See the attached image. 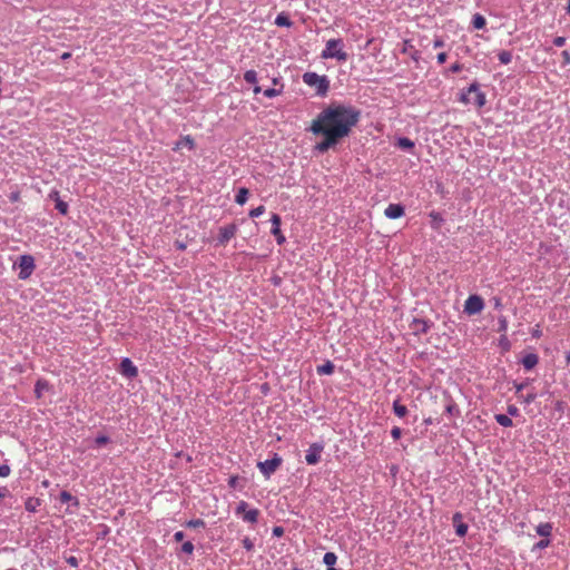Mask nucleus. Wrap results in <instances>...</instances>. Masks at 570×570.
<instances>
[{
	"label": "nucleus",
	"mask_w": 570,
	"mask_h": 570,
	"mask_svg": "<svg viewBox=\"0 0 570 570\" xmlns=\"http://www.w3.org/2000/svg\"><path fill=\"white\" fill-rule=\"evenodd\" d=\"M361 110L352 105L332 101L313 119L307 128L314 136H321L314 151L325 154L348 137L361 119Z\"/></svg>",
	"instance_id": "obj_1"
},
{
	"label": "nucleus",
	"mask_w": 570,
	"mask_h": 570,
	"mask_svg": "<svg viewBox=\"0 0 570 570\" xmlns=\"http://www.w3.org/2000/svg\"><path fill=\"white\" fill-rule=\"evenodd\" d=\"M304 83L314 87L316 95L325 97L330 90V79L327 76H320L316 72L307 71L302 76Z\"/></svg>",
	"instance_id": "obj_2"
},
{
	"label": "nucleus",
	"mask_w": 570,
	"mask_h": 570,
	"mask_svg": "<svg viewBox=\"0 0 570 570\" xmlns=\"http://www.w3.org/2000/svg\"><path fill=\"white\" fill-rule=\"evenodd\" d=\"M343 47L344 42L341 38L330 39L326 42L325 49L321 53V58H335L338 61H346L348 59V55L343 50Z\"/></svg>",
	"instance_id": "obj_3"
},
{
	"label": "nucleus",
	"mask_w": 570,
	"mask_h": 570,
	"mask_svg": "<svg viewBox=\"0 0 570 570\" xmlns=\"http://www.w3.org/2000/svg\"><path fill=\"white\" fill-rule=\"evenodd\" d=\"M16 265L19 267L18 277L22 281L29 278L36 268L35 258L29 254L21 255Z\"/></svg>",
	"instance_id": "obj_4"
},
{
	"label": "nucleus",
	"mask_w": 570,
	"mask_h": 570,
	"mask_svg": "<svg viewBox=\"0 0 570 570\" xmlns=\"http://www.w3.org/2000/svg\"><path fill=\"white\" fill-rule=\"evenodd\" d=\"M282 463L283 459L277 453H274L272 459L258 462L257 468L266 479H269L271 475L274 474L276 470L282 465Z\"/></svg>",
	"instance_id": "obj_5"
},
{
	"label": "nucleus",
	"mask_w": 570,
	"mask_h": 570,
	"mask_svg": "<svg viewBox=\"0 0 570 570\" xmlns=\"http://www.w3.org/2000/svg\"><path fill=\"white\" fill-rule=\"evenodd\" d=\"M484 308V301L479 295H470L464 303V312L469 315L479 314Z\"/></svg>",
	"instance_id": "obj_6"
},
{
	"label": "nucleus",
	"mask_w": 570,
	"mask_h": 570,
	"mask_svg": "<svg viewBox=\"0 0 570 570\" xmlns=\"http://www.w3.org/2000/svg\"><path fill=\"white\" fill-rule=\"evenodd\" d=\"M117 370L124 377L129 380L138 376V368L129 357H124Z\"/></svg>",
	"instance_id": "obj_7"
},
{
	"label": "nucleus",
	"mask_w": 570,
	"mask_h": 570,
	"mask_svg": "<svg viewBox=\"0 0 570 570\" xmlns=\"http://www.w3.org/2000/svg\"><path fill=\"white\" fill-rule=\"evenodd\" d=\"M324 450V444L321 442H315L309 445L306 451L305 461L308 465H315L321 461V454Z\"/></svg>",
	"instance_id": "obj_8"
},
{
	"label": "nucleus",
	"mask_w": 570,
	"mask_h": 570,
	"mask_svg": "<svg viewBox=\"0 0 570 570\" xmlns=\"http://www.w3.org/2000/svg\"><path fill=\"white\" fill-rule=\"evenodd\" d=\"M433 326V322L425 318L414 317L410 323V328L413 331L414 335L426 334L431 327Z\"/></svg>",
	"instance_id": "obj_9"
},
{
	"label": "nucleus",
	"mask_w": 570,
	"mask_h": 570,
	"mask_svg": "<svg viewBox=\"0 0 570 570\" xmlns=\"http://www.w3.org/2000/svg\"><path fill=\"white\" fill-rule=\"evenodd\" d=\"M237 233V225L229 224L219 228V233L217 236V244L225 245L227 244Z\"/></svg>",
	"instance_id": "obj_10"
},
{
	"label": "nucleus",
	"mask_w": 570,
	"mask_h": 570,
	"mask_svg": "<svg viewBox=\"0 0 570 570\" xmlns=\"http://www.w3.org/2000/svg\"><path fill=\"white\" fill-rule=\"evenodd\" d=\"M271 223H272L271 233H272V235L275 236L277 244L278 245L284 244L286 242V238L281 230V224H282L281 216L278 214H273L271 217Z\"/></svg>",
	"instance_id": "obj_11"
},
{
	"label": "nucleus",
	"mask_w": 570,
	"mask_h": 570,
	"mask_svg": "<svg viewBox=\"0 0 570 570\" xmlns=\"http://www.w3.org/2000/svg\"><path fill=\"white\" fill-rule=\"evenodd\" d=\"M452 523L455 529V534L460 538L466 535L469 525L463 522V515L461 512H455L452 517Z\"/></svg>",
	"instance_id": "obj_12"
},
{
	"label": "nucleus",
	"mask_w": 570,
	"mask_h": 570,
	"mask_svg": "<svg viewBox=\"0 0 570 570\" xmlns=\"http://www.w3.org/2000/svg\"><path fill=\"white\" fill-rule=\"evenodd\" d=\"M49 198L55 202V208L61 214L67 215L69 210L68 203L60 198L59 191L53 189L49 193Z\"/></svg>",
	"instance_id": "obj_13"
},
{
	"label": "nucleus",
	"mask_w": 570,
	"mask_h": 570,
	"mask_svg": "<svg viewBox=\"0 0 570 570\" xmlns=\"http://www.w3.org/2000/svg\"><path fill=\"white\" fill-rule=\"evenodd\" d=\"M384 214L390 219H397L405 214V207L402 204H390Z\"/></svg>",
	"instance_id": "obj_14"
},
{
	"label": "nucleus",
	"mask_w": 570,
	"mask_h": 570,
	"mask_svg": "<svg viewBox=\"0 0 570 570\" xmlns=\"http://www.w3.org/2000/svg\"><path fill=\"white\" fill-rule=\"evenodd\" d=\"M538 363H539V356L535 353H528L521 360V364L528 371L535 367Z\"/></svg>",
	"instance_id": "obj_15"
},
{
	"label": "nucleus",
	"mask_w": 570,
	"mask_h": 570,
	"mask_svg": "<svg viewBox=\"0 0 570 570\" xmlns=\"http://www.w3.org/2000/svg\"><path fill=\"white\" fill-rule=\"evenodd\" d=\"M553 530V524L550 522L540 523L535 527V532L538 535L543 537V539H549Z\"/></svg>",
	"instance_id": "obj_16"
},
{
	"label": "nucleus",
	"mask_w": 570,
	"mask_h": 570,
	"mask_svg": "<svg viewBox=\"0 0 570 570\" xmlns=\"http://www.w3.org/2000/svg\"><path fill=\"white\" fill-rule=\"evenodd\" d=\"M244 80L246 82H248V83L255 85L254 90H253L255 95L262 92V88L256 85V82H257V72L255 70H247L244 73Z\"/></svg>",
	"instance_id": "obj_17"
},
{
	"label": "nucleus",
	"mask_w": 570,
	"mask_h": 570,
	"mask_svg": "<svg viewBox=\"0 0 570 570\" xmlns=\"http://www.w3.org/2000/svg\"><path fill=\"white\" fill-rule=\"evenodd\" d=\"M181 147H187L188 149L193 150L195 148V141L191 136H183L173 148L174 150H178Z\"/></svg>",
	"instance_id": "obj_18"
},
{
	"label": "nucleus",
	"mask_w": 570,
	"mask_h": 570,
	"mask_svg": "<svg viewBox=\"0 0 570 570\" xmlns=\"http://www.w3.org/2000/svg\"><path fill=\"white\" fill-rule=\"evenodd\" d=\"M59 501L61 503H71L73 507L78 508L80 505L77 497L72 495L68 491H61L59 494Z\"/></svg>",
	"instance_id": "obj_19"
},
{
	"label": "nucleus",
	"mask_w": 570,
	"mask_h": 570,
	"mask_svg": "<svg viewBox=\"0 0 570 570\" xmlns=\"http://www.w3.org/2000/svg\"><path fill=\"white\" fill-rule=\"evenodd\" d=\"M395 146L403 149V150H409V151H412L415 147V144L413 140H411L410 138L407 137H399L396 142H395Z\"/></svg>",
	"instance_id": "obj_20"
},
{
	"label": "nucleus",
	"mask_w": 570,
	"mask_h": 570,
	"mask_svg": "<svg viewBox=\"0 0 570 570\" xmlns=\"http://www.w3.org/2000/svg\"><path fill=\"white\" fill-rule=\"evenodd\" d=\"M42 500L39 498L30 497L24 502V508L29 512H36L38 508L41 505Z\"/></svg>",
	"instance_id": "obj_21"
},
{
	"label": "nucleus",
	"mask_w": 570,
	"mask_h": 570,
	"mask_svg": "<svg viewBox=\"0 0 570 570\" xmlns=\"http://www.w3.org/2000/svg\"><path fill=\"white\" fill-rule=\"evenodd\" d=\"M335 371V365L331 361H326L324 364L318 365L316 368L317 374L320 375H331Z\"/></svg>",
	"instance_id": "obj_22"
},
{
	"label": "nucleus",
	"mask_w": 570,
	"mask_h": 570,
	"mask_svg": "<svg viewBox=\"0 0 570 570\" xmlns=\"http://www.w3.org/2000/svg\"><path fill=\"white\" fill-rule=\"evenodd\" d=\"M275 24L278 27L289 28L293 26V21L291 20L288 14L282 12V13L277 14V17L275 19Z\"/></svg>",
	"instance_id": "obj_23"
},
{
	"label": "nucleus",
	"mask_w": 570,
	"mask_h": 570,
	"mask_svg": "<svg viewBox=\"0 0 570 570\" xmlns=\"http://www.w3.org/2000/svg\"><path fill=\"white\" fill-rule=\"evenodd\" d=\"M248 196H249V190L246 187H240L236 193L235 202L238 205H244L247 202Z\"/></svg>",
	"instance_id": "obj_24"
},
{
	"label": "nucleus",
	"mask_w": 570,
	"mask_h": 570,
	"mask_svg": "<svg viewBox=\"0 0 570 570\" xmlns=\"http://www.w3.org/2000/svg\"><path fill=\"white\" fill-rule=\"evenodd\" d=\"M259 517V510L258 509H249L244 515L243 520L245 522L249 523H257Z\"/></svg>",
	"instance_id": "obj_25"
},
{
	"label": "nucleus",
	"mask_w": 570,
	"mask_h": 570,
	"mask_svg": "<svg viewBox=\"0 0 570 570\" xmlns=\"http://www.w3.org/2000/svg\"><path fill=\"white\" fill-rule=\"evenodd\" d=\"M471 23H472V27L474 29L481 30V29H483L485 27L487 20H485V18L482 14L475 13L472 17Z\"/></svg>",
	"instance_id": "obj_26"
},
{
	"label": "nucleus",
	"mask_w": 570,
	"mask_h": 570,
	"mask_svg": "<svg viewBox=\"0 0 570 570\" xmlns=\"http://www.w3.org/2000/svg\"><path fill=\"white\" fill-rule=\"evenodd\" d=\"M407 407L400 403V400L393 402V413L399 417H404L407 414Z\"/></svg>",
	"instance_id": "obj_27"
},
{
	"label": "nucleus",
	"mask_w": 570,
	"mask_h": 570,
	"mask_svg": "<svg viewBox=\"0 0 570 570\" xmlns=\"http://www.w3.org/2000/svg\"><path fill=\"white\" fill-rule=\"evenodd\" d=\"M494 420L498 424L504 428H511L513 426V421L508 414H495Z\"/></svg>",
	"instance_id": "obj_28"
},
{
	"label": "nucleus",
	"mask_w": 570,
	"mask_h": 570,
	"mask_svg": "<svg viewBox=\"0 0 570 570\" xmlns=\"http://www.w3.org/2000/svg\"><path fill=\"white\" fill-rule=\"evenodd\" d=\"M49 389V383L46 380H38L35 385V394L37 397H41L42 391Z\"/></svg>",
	"instance_id": "obj_29"
},
{
	"label": "nucleus",
	"mask_w": 570,
	"mask_h": 570,
	"mask_svg": "<svg viewBox=\"0 0 570 570\" xmlns=\"http://www.w3.org/2000/svg\"><path fill=\"white\" fill-rule=\"evenodd\" d=\"M498 58L502 65H508L512 60V52L509 50H501L498 53Z\"/></svg>",
	"instance_id": "obj_30"
},
{
	"label": "nucleus",
	"mask_w": 570,
	"mask_h": 570,
	"mask_svg": "<svg viewBox=\"0 0 570 570\" xmlns=\"http://www.w3.org/2000/svg\"><path fill=\"white\" fill-rule=\"evenodd\" d=\"M336 561H337V556L334 552H326L323 557V562L327 567L334 566L336 563Z\"/></svg>",
	"instance_id": "obj_31"
},
{
	"label": "nucleus",
	"mask_w": 570,
	"mask_h": 570,
	"mask_svg": "<svg viewBox=\"0 0 570 570\" xmlns=\"http://www.w3.org/2000/svg\"><path fill=\"white\" fill-rule=\"evenodd\" d=\"M550 544H551V540L550 539H541L540 541H538L537 543L533 544L531 551L534 552L537 550L546 549Z\"/></svg>",
	"instance_id": "obj_32"
},
{
	"label": "nucleus",
	"mask_w": 570,
	"mask_h": 570,
	"mask_svg": "<svg viewBox=\"0 0 570 570\" xmlns=\"http://www.w3.org/2000/svg\"><path fill=\"white\" fill-rule=\"evenodd\" d=\"M430 217L432 218V223H433L432 226H433V228H439L441 223H443V220H444L442 215L440 213H438V212H432L430 214Z\"/></svg>",
	"instance_id": "obj_33"
},
{
	"label": "nucleus",
	"mask_w": 570,
	"mask_h": 570,
	"mask_svg": "<svg viewBox=\"0 0 570 570\" xmlns=\"http://www.w3.org/2000/svg\"><path fill=\"white\" fill-rule=\"evenodd\" d=\"M283 87H284V85L282 83L279 89L268 88V89L264 90L263 94L267 98H274V97L279 96L282 94Z\"/></svg>",
	"instance_id": "obj_34"
},
{
	"label": "nucleus",
	"mask_w": 570,
	"mask_h": 570,
	"mask_svg": "<svg viewBox=\"0 0 570 570\" xmlns=\"http://www.w3.org/2000/svg\"><path fill=\"white\" fill-rule=\"evenodd\" d=\"M445 413H448L450 415H459L460 410L453 401H450L445 406Z\"/></svg>",
	"instance_id": "obj_35"
},
{
	"label": "nucleus",
	"mask_w": 570,
	"mask_h": 570,
	"mask_svg": "<svg viewBox=\"0 0 570 570\" xmlns=\"http://www.w3.org/2000/svg\"><path fill=\"white\" fill-rule=\"evenodd\" d=\"M498 325H499V326H498V332H499V333H503V334H504V333L507 332V330H508V321H507V317H505V316H503V315H500V316L498 317Z\"/></svg>",
	"instance_id": "obj_36"
},
{
	"label": "nucleus",
	"mask_w": 570,
	"mask_h": 570,
	"mask_svg": "<svg viewBox=\"0 0 570 570\" xmlns=\"http://www.w3.org/2000/svg\"><path fill=\"white\" fill-rule=\"evenodd\" d=\"M499 346L505 352L510 351L511 342L508 340L505 333L499 338Z\"/></svg>",
	"instance_id": "obj_37"
},
{
	"label": "nucleus",
	"mask_w": 570,
	"mask_h": 570,
	"mask_svg": "<svg viewBox=\"0 0 570 570\" xmlns=\"http://www.w3.org/2000/svg\"><path fill=\"white\" fill-rule=\"evenodd\" d=\"M487 102V99H485V94L482 92V91H478L475 94V99H474V104L479 107V108H482Z\"/></svg>",
	"instance_id": "obj_38"
},
{
	"label": "nucleus",
	"mask_w": 570,
	"mask_h": 570,
	"mask_svg": "<svg viewBox=\"0 0 570 570\" xmlns=\"http://www.w3.org/2000/svg\"><path fill=\"white\" fill-rule=\"evenodd\" d=\"M109 442H110V438L108 435H105V434H99L95 439V444L98 448L104 446V445L108 444Z\"/></svg>",
	"instance_id": "obj_39"
},
{
	"label": "nucleus",
	"mask_w": 570,
	"mask_h": 570,
	"mask_svg": "<svg viewBox=\"0 0 570 570\" xmlns=\"http://www.w3.org/2000/svg\"><path fill=\"white\" fill-rule=\"evenodd\" d=\"M206 523L203 519H193L186 522L188 528H205Z\"/></svg>",
	"instance_id": "obj_40"
},
{
	"label": "nucleus",
	"mask_w": 570,
	"mask_h": 570,
	"mask_svg": "<svg viewBox=\"0 0 570 570\" xmlns=\"http://www.w3.org/2000/svg\"><path fill=\"white\" fill-rule=\"evenodd\" d=\"M249 504L246 502V501H240L237 507H236V514H242L244 515L249 509H248Z\"/></svg>",
	"instance_id": "obj_41"
},
{
	"label": "nucleus",
	"mask_w": 570,
	"mask_h": 570,
	"mask_svg": "<svg viewBox=\"0 0 570 570\" xmlns=\"http://www.w3.org/2000/svg\"><path fill=\"white\" fill-rule=\"evenodd\" d=\"M194 549H195V547H194V544H193V542H191V541H186V542H184V543L181 544V548H180V550H181L184 553H187V554H193Z\"/></svg>",
	"instance_id": "obj_42"
},
{
	"label": "nucleus",
	"mask_w": 570,
	"mask_h": 570,
	"mask_svg": "<svg viewBox=\"0 0 570 570\" xmlns=\"http://www.w3.org/2000/svg\"><path fill=\"white\" fill-rule=\"evenodd\" d=\"M265 212V206L261 205L256 208H253L250 212H249V217L252 218H256V217H259L261 215H263Z\"/></svg>",
	"instance_id": "obj_43"
},
{
	"label": "nucleus",
	"mask_w": 570,
	"mask_h": 570,
	"mask_svg": "<svg viewBox=\"0 0 570 570\" xmlns=\"http://www.w3.org/2000/svg\"><path fill=\"white\" fill-rule=\"evenodd\" d=\"M566 407H567V403L564 401H562V400L556 401L554 411H557L560 414V416L563 414Z\"/></svg>",
	"instance_id": "obj_44"
},
{
	"label": "nucleus",
	"mask_w": 570,
	"mask_h": 570,
	"mask_svg": "<svg viewBox=\"0 0 570 570\" xmlns=\"http://www.w3.org/2000/svg\"><path fill=\"white\" fill-rule=\"evenodd\" d=\"M507 413L509 416H518L520 414V411L514 404H510L507 407Z\"/></svg>",
	"instance_id": "obj_45"
},
{
	"label": "nucleus",
	"mask_w": 570,
	"mask_h": 570,
	"mask_svg": "<svg viewBox=\"0 0 570 570\" xmlns=\"http://www.w3.org/2000/svg\"><path fill=\"white\" fill-rule=\"evenodd\" d=\"M242 543H243V547H244L247 551H252V550H254V542H253L248 537H245V538L242 540Z\"/></svg>",
	"instance_id": "obj_46"
},
{
	"label": "nucleus",
	"mask_w": 570,
	"mask_h": 570,
	"mask_svg": "<svg viewBox=\"0 0 570 570\" xmlns=\"http://www.w3.org/2000/svg\"><path fill=\"white\" fill-rule=\"evenodd\" d=\"M535 399H537V393H534V392H530V393H528V394L523 397V402H524L525 404H531V403H533V402L535 401Z\"/></svg>",
	"instance_id": "obj_47"
},
{
	"label": "nucleus",
	"mask_w": 570,
	"mask_h": 570,
	"mask_svg": "<svg viewBox=\"0 0 570 570\" xmlns=\"http://www.w3.org/2000/svg\"><path fill=\"white\" fill-rule=\"evenodd\" d=\"M11 469L8 464L0 465V478H6L10 474Z\"/></svg>",
	"instance_id": "obj_48"
},
{
	"label": "nucleus",
	"mask_w": 570,
	"mask_h": 570,
	"mask_svg": "<svg viewBox=\"0 0 570 570\" xmlns=\"http://www.w3.org/2000/svg\"><path fill=\"white\" fill-rule=\"evenodd\" d=\"M480 90V83L478 81H473L466 89L468 94H476Z\"/></svg>",
	"instance_id": "obj_49"
},
{
	"label": "nucleus",
	"mask_w": 570,
	"mask_h": 570,
	"mask_svg": "<svg viewBox=\"0 0 570 570\" xmlns=\"http://www.w3.org/2000/svg\"><path fill=\"white\" fill-rule=\"evenodd\" d=\"M238 481H239L238 475H232V476L228 479V485H229V488H232V489H236V488L238 487Z\"/></svg>",
	"instance_id": "obj_50"
},
{
	"label": "nucleus",
	"mask_w": 570,
	"mask_h": 570,
	"mask_svg": "<svg viewBox=\"0 0 570 570\" xmlns=\"http://www.w3.org/2000/svg\"><path fill=\"white\" fill-rule=\"evenodd\" d=\"M391 435L394 440H399L402 435V430L401 428L399 426H394L392 430H391Z\"/></svg>",
	"instance_id": "obj_51"
},
{
	"label": "nucleus",
	"mask_w": 570,
	"mask_h": 570,
	"mask_svg": "<svg viewBox=\"0 0 570 570\" xmlns=\"http://www.w3.org/2000/svg\"><path fill=\"white\" fill-rule=\"evenodd\" d=\"M566 41H567L566 37L558 36L553 39V45L556 47H563L566 45Z\"/></svg>",
	"instance_id": "obj_52"
},
{
	"label": "nucleus",
	"mask_w": 570,
	"mask_h": 570,
	"mask_svg": "<svg viewBox=\"0 0 570 570\" xmlns=\"http://www.w3.org/2000/svg\"><path fill=\"white\" fill-rule=\"evenodd\" d=\"M66 562L71 566V567H78L79 566V560L78 558H76L75 556H70V557H67L66 558Z\"/></svg>",
	"instance_id": "obj_53"
},
{
	"label": "nucleus",
	"mask_w": 570,
	"mask_h": 570,
	"mask_svg": "<svg viewBox=\"0 0 570 570\" xmlns=\"http://www.w3.org/2000/svg\"><path fill=\"white\" fill-rule=\"evenodd\" d=\"M490 302L493 303V306L495 309H501L503 307L501 297H499V296L492 297Z\"/></svg>",
	"instance_id": "obj_54"
},
{
	"label": "nucleus",
	"mask_w": 570,
	"mask_h": 570,
	"mask_svg": "<svg viewBox=\"0 0 570 570\" xmlns=\"http://www.w3.org/2000/svg\"><path fill=\"white\" fill-rule=\"evenodd\" d=\"M469 95L466 90H462L460 92V97H459V101L463 102V104H469L470 102V99H469Z\"/></svg>",
	"instance_id": "obj_55"
},
{
	"label": "nucleus",
	"mask_w": 570,
	"mask_h": 570,
	"mask_svg": "<svg viewBox=\"0 0 570 570\" xmlns=\"http://www.w3.org/2000/svg\"><path fill=\"white\" fill-rule=\"evenodd\" d=\"M462 69H463V65H461L460 62H455V63H453V65L449 68V71H451V72H453V73H456V72H460Z\"/></svg>",
	"instance_id": "obj_56"
},
{
	"label": "nucleus",
	"mask_w": 570,
	"mask_h": 570,
	"mask_svg": "<svg viewBox=\"0 0 570 570\" xmlns=\"http://www.w3.org/2000/svg\"><path fill=\"white\" fill-rule=\"evenodd\" d=\"M529 384V380L522 382V383H517L514 382V387H515V392L519 393L521 392L523 389H525Z\"/></svg>",
	"instance_id": "obj_57"
},
{
	"label": "nucleus",
	"mask_w": 570,
	"mask_h": 570,
	"mask_svg": "<svg viewBox=\"0 0 570 570\" xmlns=\"http://www.w3.org/2000/svg\"><path fill=\"white\" fill-rule=\"evenodd\" d=\"M283 534H284V528H283V527H279V525H278V527H274V528H273V535H274V537L279 538V537H282Z\"/></svg>",
	"instance_id": "obj_58"
},
{
	"label": "nucleus",
	"mask_w": 570,
	"mask_h": 570,
	"mask_svg": "<svg viewBox=\"0 0 570 570\" xmlns=\"http://www.w3.org/2000/svg\"><path fill=\"white\" fill-rule=\"evenodd\" d=\"M448 55L446 52H440L436 56L438 63L443 65L446 61Z\"/></svg>",
	"instance_id": "obj_59"
},
{
	"label": "nucleus",
	"mask_w": 570,
	"mask_h": 570,
	"mask_svg": "<svg viewBox=\"0 0 570 570\" xmlns=\"http://www.w3.org/2000/svg\"><path fill=\"white\" fill-rule=\"evenodd\" d=\"M185 538V533L183 531H177L175 534H174V540L176 542H180L183 541Z\"/></svg>",
	"instance_id": "obj_60"
},
{
	"label": "nucleus",
	"mask_w": 570,
	"mask_h": 570,
	"mask_svg": "<svg viewBox=\"0 0 570 570\" xmlns=\"http://www.w3.org/2000/svg\"><path fill=\"white\" fill-rule=\"evenodd\" d=\"M532 337L534 338H540L541 335H542V331L539 328V326H537L533 331H532Z\"/></svg>",
	"instance_id": "obj_61"
},
{
	"label": "nucleus",
	"mask_w": 570,
	"mask_h": 570,
	"mask_svg": "<svg viewBox=\"0 0 570 570\" xmlns=\"http://www.w3.org/2000/svg\"><path fill=\"white\" fill-rule=\"evenodd\" d=\"M434 48H441L444 46V41L442 38L438 37L435 40H434V43H433Z\"/></svg>",
	"instance_id": "obj_62"
},
{
	"label": "nucleus",
	"mask_w": 570,
	"mask_h": 570,
	"mask_svg": "<svg viewBox=\"0 0 570 570\" xmlns=\"http://www.w3.org/2000/svg\"><path fill=\"white\" fill-rule=\"evenodd\" d=\"M561 56L563 58L564 63H570V52L569 51H567V50L562 51Z\"/></svg>",
	"instance_id": "obj_63"
},
{
	"label": "nucleus",
	"mask_w": 570,
	"mask_h": 570,
	"mask_svg": "<svg viewBox=\"0 0 570 570\" xmlns=\"http://www.w3.org/2000/svg\"><path fill=\"white\" fill-rule=\"evenodd\" d=\"M9 493V490L3 487V488H0V501Z\"/></svg>",
	"instance_id": "obj_64"
}]
</instances>
